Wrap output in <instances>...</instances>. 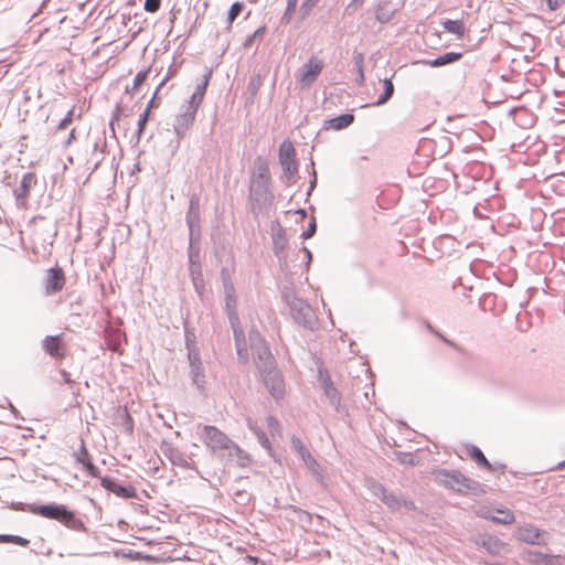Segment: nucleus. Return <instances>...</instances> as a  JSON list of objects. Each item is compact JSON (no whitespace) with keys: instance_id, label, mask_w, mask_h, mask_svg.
Masks as SVG:
<instances>
[{"instance_id":"obj_1","label":"nucleus","mask_w":565,"mask_h":565,"mask_svg":"<svg viewBox=\"0 0 565 565\" xmlns=\"http://www.w3.org/2000/svg\"><path fill=\"white\" fill-rule=\"evenodd\" d=\"M225 308L230 324L233 329L238 361L242 364H246L249 360L248 348L245 341L244 331L241 327L239 317L236 311V298L234 287L227 284H225Z\"/></svg>"},{"instance_id":"obj_2","label":"nucleus","mask_w":565,"mask_h":565,"mask_svg":"<svg viewBox=\"0 0 565 565\" xmlns=\"http://www.w3.org/2000/svg\"><path fill=\"white\" fill-rule=\"evenodd\" d=\"M28 511L42 518L56 520L74 531L85 530L84 523L63 504H28Z\"/></svg>"},{"instance_id":"obj_3","label":"nucleus","mask_w":565,"mask_h":565,"mask_svg":"<svg viewBox=\"0 0 565 565\" xmlns=\"http://www.w3.org/2000/svg\"><path fill=\"white\" fill-rule=\"evenodd\" d=\"M281 297L290 309V315L296 323L313 330L317 317L313 309L303 299L298 298L291 288L285 287Z\"/></svg>"},{"instance_id":"obj_4","label":"nucleus","mask_w":565,"mask_h":565,"mask_svg":"<svg viewBox=\"0 0 565 565\" xmlns=\"http://www.w3.org/2000/svg\"><path fill=\"white\" fill-rule=\"evenodd\" d=\"M436 479L444 487L465 494L478 495L482 492L481 484L472 479L465 477L457 470H439Z\"/></svg>"},{"instance_id":"obj_5","label":"nucleus","mask_w":565,"mask_h":565,"mask_svg":"<svg viewBox=\"0 0 565 565\" xmlns=\"http://www.w3.org/2000/svg\"><path fill=\"white\" fill-rule=\"evenodd\" d=\"M248 342L256 367L259 372L268 371L276 366L275 359L269 347L266 344V341L260 333L254 328L249 331Z\"/></svg>"},{"instance_id":"obj_6","label":"nucleus","mask_w":565,"mask_h":565,"mask_svg":"<svg viewBox=\"0 0 565 565\" xmlns=\"http://www.w3.org/2000/svg\"><path fill=\"white\" fill-rule=\"evenodd\" d=\"M367 488L374 497L380 499L392 511H397L402 508L407 511L415 509L413 501L405 499L401 493L388 491L376 480H367Z\"/></svg>"},{"instance_id":"obj_7","label":"nucleus","mask_w":565,"mask_h":565,"mask_svg":"<svg viewBox=\"0 0 565 565\" xmlns=\"http://www.w3.org/2000/svg\"><path fill=\"white\" fill-rule=\"evenodd\" d=\"M201 439L213 454H218L222 457H225L234 443L218 428L210 425H204L202 427Z\"/></svg>"},{"instance_id":"obj_8","label":"nucleus","mask_w":565,"mask_h":565,"mask_svg":"<svg viewBox=\"0 0 565 565\" xmlns=\"http://www.w3.org/2000/svg\"><path fill=\"white\" fill-rule=\"evenodd\" d=\"M318 382L323 391L324 396L329 403L334 407L335 412L340 415H348V408L342 404V396L339 390L334 386L328 371L323 367L318 369Z\"/></svg>"},{"instance_id":"obj_9","label":"nucleus","mask_w":565,"mask_h":565,"mask_svg":"<svg viewBox=\"0 0 565 565\" xmlns=\"http://www.w3.org/2000/svg\"><path fill=\"white\" fill-rule=\"evenodd\" d=\"M160 452L173 465L183 469H191L195 470L196 473H199L198 468L195 467V463L193 459L174 447L172 443L168 441L167 439H163L160 443L159 446Z\"/></svg>"},{"instance_id":"obj_10","label":"nucleus","mask_w":565,"mask_h":565,"mask_svg":"<svg viewBox=\"0 0 565 565\" xmlns=\"http://www.w3.org/2000/svg\"><path fill=\"white\" fill-rule=\"evenodd\" d=\"M270 181L271 179L250 178L249 200L259 206L270 203L274 198Z\"/></svg>"},{"instance_id":"obj_11","label":"nucleus","mask_w":565,"mask_h":565,"mask_svg":"<svg viewBox=\"0 0 565 565\" xmlns=\"http://www.w3.org/2000/svg\"><path fill=\"white\" fill-rule=\"evenodd\" d=\"M279 163L288 179L295 177L298 171V164L296 161V150L289 140L282 141L279 146Z\"/></svg>"},{"instance_id":"obj_12","label":"nucleus","mask_w":565,"mask_h":565,"mask_svg":"<svg viewBox=\"0 0 565 565\" xmlns=\"http://www.w3.org/2000/svg\"><path fill=\"white\" fill-rule=\"evenodd\" d=\"M200 106L193 105L191 102H186L181 107L180 114L177 116L174 122V130L178 137L183 138L188 129L192 126L195 120V115Z\"/></svg>"},{"instance_id":"obj_13","label":"nucleus","mask_w":565,"mask_h":565,"mask_svg":"<svg viewBox=\"0 0 565 565\" xmlns=\"http://www.w3.org/2000/svg\"><path fill=\"white\" fill-rule=\"evenodd\" d=\"M323 68V64L317 57H311L306 64H303L299 71L297 78L302 87L311 86Z\"/></svg>"},{"instance_id":"obj_14","label":"nucleus","mask_w":565,"mask_h":565,"mask_svg":"<svg viewBox=\"0 0 565 565\" xmlns=\"http://www.w3.org/2000/svg\"><path fill=\"white\" fill-rule=\"evenodd\" d=\"M259 373L270 395L276 399L281 398L285 393V383L276 366Z\"/></svg>"},{"instance_id":"obj_15","label":"nucleus","mask_w":565,"mask_h":565,"mask_svg":"<svg viewBox=\"0 0 565 565\" xmlns=\"http://www.w3.org/2000/svg\"><path fill=\"white\" fill-rule=\"evenodd\" d=\"M188 361L190 366L189 375L192 380V383L199 391L203 392L205 386V373L200 352L192 351L189 353Z\"/></svg>"},{"instance_id":"obj_16","label":"nucleus","mask_w":565,"mask_h":565,"mask_svg":"<svg viewBox=\"0 0 565 565\" xmlns=\"http://www.w3.org/2000/svg\"><path fill=\"white\" fill-rule=\"evenodd\" d=\"M65 285V275L61 268H50L45 278V294L47 296L60 292Z\"/></svg>"},{"instance_id":"obj_17","label":"nucleus","mask_w":565,"mask_h":565,"mask_svg":"<svg viewBox=\"0 0 565 565\" xmlns=\"http://www.w3.org/2000/svg\"><path fill=\"white\" fill-rule=\"evenodd\" d=\"M546 535L545 532L533 525H525L519 529L516 537L527 544L544 545L546 544Z\"/></svg>"},{"instance_id":"obj_18","label":"nucleus","mask_w":565,"mask_h":565,"mask_svg":"<svg viewBox=\"0 0 565 565\" xmlns=\"http://www.w3.org/2000/svg\"><path fill=\"white\" fill-rule=\"evenodd\" d=\"M287 247L288 238L282 227L278 226L277 231L273 233V250L280 264L287 263Z\"/></svg>"},{"instance_id":"obj_19","label":"nucleus","mask_w":565,"mask_h":565,"mask_svg":"<svg viewBox=\"0 0 565 565\" xmlns=\"http://www.w3.org/2000/svg\"><path fill=\"white\" fill-rule=\"evenodd\" d=\"M102 486L106 490L124 499H134L137 497L135 488L122 486L109 477L102 479Z\"/></svg>"},{"instance_id":"obj_20","label":"nucleus","mask_w":565,"mask_h":565,"mask_svg":"<svg viewBox=\"0 0 565 565\" xmlns=\"http://www.w3.org/2000/svg\"><path fill=\"white\" fill-rule=\"evenodd\" d=\"M291 447L292 449L300 456L306 466L313 472H317L319 465L317 460L311 456V454L307 450L303 443L300 438L292 436L291 437Z\"/></svg>"},{"instance_id":"obj_21","label":"nucleus","mask_w":565,"mask_h":565,"mask_svg":"<svg viewBox=\"0 0 565 565\" xmlns=\"http://www.w3.org/2000/svg\"><path fill=\"white\" fill-rule=\"evenodd\" d=\"M559 555H550L540 551H527L525 559L532 565H559Z\"/></svg>"},{"instance_id":"obj_22","label":"nucleus","mask_w":565,"mask_h":565,"mask_svg":"<svg viewBox=\"0 0 565 565\" xmlns=\"http://www.w3.org/2000/svg\"><path fill=\"white\" fill-rule=\"evenodd\" d=\"M212 76V71L209 70L204 75L202 81L195 86L194 92L192 93L189 102H191L193 105L200 106L204 99L206 88L209 85V82Z\"/></svg>"},{"instance_id":"obj_23","label":"nucleus","mask_w":565,"mask_h":565,"mask_svg":"<svg viewBox=\"0 0 565 565\" xmlns=\"http://www.w3.org/2000/svg\"><path fill=\"white\" fill-rule=\"evenodd\" d=\"M225 457L227 460L235 461L239 467H247L250 462L248 454L235 443H233Z\"/></svg>"},{"instance_id":"obj_24","label":"nucleus","mask_w":565,"mask_h":565,"mask_svg":"<svg viewBox=\"0 0 565 565\" xmlns=\"http://www.w3.org/2000/svg\"><path fill=\"white\" fill-rule=\"evenodd\" d=\"M36 181L34 173L28 172L23 174L20 186L14 190L17 199H26L30 194V190L36 184Z\"/></svg>"},{"instance_id":"obj_25","label":"nucleus","mask_w":565,"mask_h":565,"mask_svg":"<svg viewBox=\"0 0 565 565\" xmlns=\"http://www.w3.org/2000/svg\"><path fill=\"white\" fill-rule=\"evenodd\" d=\"M199 220H200L199 202H198V200L192 198L190 201L189 211L186 213V224L189 226L190 235H193V236L198 235L195 233V228L199 227Z\"/></svg>"},{"instance_id":"obj_26","label":"nucleus","mask_w":565,"mask_h":565,"mask_svg":"<svg viewBox=\"0 0 565 565\" xmlns=\"http://www.w3.org/2000/svg\"><path fill=\"white\" fill-rule=\"evenodd\" d=\"M462 57V53L447 52L443 55L437 56L434 60L424 61L423 63L430 67H440L459 61Z\"/></svg>"},{"instance_id":"obj_27","label":"nucleus","mask_w":565,"mask_h":565,"mask_svg":"<svg viewBox=\"0 0 565 565\" xmlns=\"http://www.w3.org/2000/svg\"><path fill=\"white\" fill-rule=\"evenodd\" d=\"M354 121L352 114H342L334 118H331L324 122L327 129L341 130L349 127Z\"/></svg>"},{"instance_id":"obj_28","label":"nucleus","mask_w":565,"mask_h":565,"mask_svg":"<svg viewBox=\"0 0 565 565\" xmlns=\"http://www.w3.org/2000/svg\"><path fill=\"white\" fill-rule=\"evenodd\" d=\"M189 273L195 291L201 296L205 290L201 265L189 266Z\"/></svg>"},{"instance_id":"obj_29","label":"nucleus","mask_w":565,"mask_h":565,"mask_svg":"<svg viewBox=\"0 0 565 565\" xmlns=\"http://www.w3.org/2000/svg\"><path fill=\"white\" fill-rule=\"evenodd\" d=\"M188 257H189V266L192 265H201L200 263V245H199V234L190 235V243L188 248Z\"/></svg>"},{"instance_id":"obj_30","label":"nucleus","mask_w":565,"mask_h":565,"mask_svg":"<svg viewBox=\"0 0 565 565\" xmlns=\"http://www.w3.org/2000/svg\"><path fill=\"white\" fill-rule=\"evenodd\" d=\"M246 424H247V427L250 431H253L256 437H257V440L258 443L265 448V449H270V443H269V439L267 437V435L265 434V431H263L257 423L252 419L250 417H248L246 419Z\"/></svg>"},{"instance_id":"obj_31","label":"nucleus","mask_w":565,"mask_h":565,"mask_svg":"<svg viewBox=\"0 0 565 565\" xmlns=\"http://www.w3.org/2000/svg\"><path fill=\"white\" fill-rule=\"evenodd\" d=\"M250 178L256 179H271L269 173L268 163L260 157L254 161V171Z\"/></svg>"},{"instance_id":"obj_32","label":"nucleus","mask_w":565,"mask_h":565,"mask_svg":"<svg viewBox=\"0 0 565 565\" xmlns=\"http://www.w3.org/2000/svg\"><path fill=\"white\" fill-rule=\"evenodd\" d=\"M468 454H469L470 458L478 463V466H481L488 470H492V465L484 457V455L480 448H478L477 446L470 445L468 447Z\"/></svg>"},{"instance_id":"obj_33","label":"nucleus","mask_w":565,"mask_h":565,"mask_svg":"<svg viewBox=\"0 0 565 565\" xmlns=\"http://www.w3.org/2000/svg\"><path fill=\"white\" fill-rule=\"evenodd\" d=\"M441 25L447 32L455 34L459 38L463 36L465 31H466L465 24L460 20L447 19V20L441 21Z\"/></svg>"},{"instance_id":"obj_34","label":"nucleus","mask_w":565,"mask_h":565,"mask_svg":"<svg viewBox=\"0 0 565 565\" xmlns=\"http://www.w3.org/2000/svg\"><path fill=\"white\" fill-rule=\"evenodd\" d=\"M60 337L58 335H47L43 340V348L44 350L53 358L60 355Z\"/></svg>"},{"instance_id":"obj_35","label":"nucleus","mask_w":565,"mask_h":565,"mask_svg":"<svg viewBox=\"0 0 565 565\" xmlns=\"http://www.w3.org/2000/svg\"><path fill=\"white\" fill-rule=\"evenodd\" d=\"M497 514L488 515L487 519L498 524H511L514 522V514L508 510H497Z\"/></svg>"},{"instance_id":"obj_36","label":"nucleus","mask_w":565,"mask_h":565,"mask_svg":"<svg viewBox=\"0 0 565 565\" xmlns=\"http://www.w3.org/2000/svg\"><path fill=\"white\" fill-rule=\"evenodd\" d=\"M384 92L379 96L377 100L373 103V106H382L386 104L394 94V85L390 78L383 79Z\"/></svg>"},{"instance_id":"obj_37","label":"nucleus","mask_w":565,"mask_h":565,"mask_svg":"<svg viewBox=\"0 0 565 565\" xmlns=\"http://www.w3.org/2000/svg\"><path fill=\"white\" fill-rule=\"evenodd\" d=\"M320 1L321 0H302L298 9L299 20L305 21L308 19L312 13L313 8L317 7Z\"/></svg>"},{"instance_id":"obj_38","label":"nucleus","mask_w":565,"mask_h":565,"mask_svg":"<svg viewBox=\"0 0 565 565\" xmlns=\"http://www.w3.org/2000/svg\"><path fill=\"white\" fill-rule=\"evenodd\" d=\"M299 0H287L285 12L280 18V24L287 25L291 22L298 6Z\"/></svg>"},{"instance_id":"obj_39","label":"nucleus","mask_w":565,"mask_h":565,"mask_svg":"<svg viewBox=\"0 0 565 565\" xmlns=\"http://www.w3.org/2000/svg\"><path fill=\"white\" fill-rule=\"evenodd\" d=\"M184 338H185V348L188 350V354L192 351L200 352L196 347V337L193 329L189 328L188 324L184 326Z\"/></svg>"},{"instance_id":"obj_40","label":"nucleus","mask_w":565,"mask_h":565,"mask_svg":"<svg viewBox=\"0 0 565 565\" xmlns=\"http://www.w3.org/2000/svg\"><path fill=\"white\" fill-rule=\"evenodd\" d=\"M152 103H153V98L149 102L148 107L139 116L138 124H137L138 127H137V131H136L138 140L140 139L141 135L143 134L146 125L149 120V113H150V107L152 106Z\"/></svg>"},{"instance_id":"obj_41","label":"nucleus","mask_w":565,"mask_h":565,"mask_svg":"<svg viewBox=\"0 0 565 565\" xmlns=\"http://www.w3.org/2000/svg\"><path fill=\"white\" fill-rule=\"evenodd\" d=\"M394 12L387 10L384 4H380L375 11V18L381 23H387L393 18Z\"/></svg>"},{"instance_id":"obj_42","label":"nucleus","mask_w":565,"mask_h":565,"mask_svg":"<svg viewBox=\"0 0 565 565\" xmlns=\"http://www.w3.org/2000/svg\"><path fill=\"white\" fill-rule=\"evenodd\" d=\"M265 26L258 28L253 34L248 35L244 42L245 47H252L255 42H260L265 34Z\"/></svg>"},{"instance_id":"obj_43","label":"nucleus","mask_w":565,"mask_h":565,"mask_svg":"<svg viewBox=\"0 0 565 565\" xmlns=\"http://www.w3.org/2000/svg\"><path fill=\"white\" fill-rule=\"evenodd\" d=\"M244 9V4L242 2H234L230 10H228V14H227V21L230 24H232L235 19L242 13Z\"/></svg>"},{"instance_id":"obj_44","label":"nucleus","mask_w":565,"mask_h":565,"mask_svg":"<svg viewBox=\"0 0 565 565\" xmlns=\"http://www.w3.org/2000/svg\"><path fill=\"white\" fill-rule=\"evenodd\" d=\"M364 2L365 0H351V2L344 8V15H353L363 7Z\"/></svg>"},{"instance_id":"obj_45","label":"nucleus","mask_w":565,"mask_h":565,"mask_svg":"<svg viewBox=\"0 0 565 565\" xmlns=\"http://www.w3.org/2000/svg\"><path fill=\"white\" fill-rule=\"evenodd\" d=\"M0 542H13L20 546H28L29 541L17 535H0Z\"/></svg>"},{"instance_id":"obj_46","label":"nucleus","mask_w":565,"mask_h":565,"mask_svg":"<svg viewBox=\"0 0 565 565\" xmlns=\"http://www.w3.org/2000/svg\"><path fill=\"white\" fill-rule=\"evenodd\" d=\"M267 428L270 431L271 436H275L279 433V422L274 416L266 417Z\"/></svg>"},{"instance_id":"obj_47","label":"nucleus","mask_w":565,"mask_h":565,"mask_svg":"<svg viewBox=\"0 0 565 565\" xmlns=\"http://www.w3.org/2000/svg\"><path fill=\"white\" fill-rule=\"evenodd\" d=\"M161 0H145L143 9L147 12L154 13L160 9Z\"/></svg>"},{"instance_id":"obj_48","label":"nucleus","mask_w":565,"mask_h":565,"mask_svg":"<svg viewBox=\"0 0 565 565\" xmlns=\"http://www.w3.org/2000/svg\"><path fill=\"white\" fill-rule=\"evenodd\" d=\"M149 71H140L136 74L132 83V89H137L148 77Z\"/></svg>"},{"instance_id":"obj_49","label":"nucleus","mask_w":565,"mask_h":565,"mask_svg":"<svg viewBox=\"0 0 565 565\" xmlns=\"http://www.w3.org/2000/svg\"><path fill=\"white\" fill-rule=\"evenodd\" d=\"M316 231H317L316 220L312 218L311 222L308 224L307 230L302 232L301 237L303 239H309L316 234Z\"/></svg>"},{"instance_id":"obj_50","label":"nucleus","mask_w":565,"mask_h":565,"mask_svg":"<svg viewBox=\"0 0 565 565\" xmlns=\"http://www.w3.org/2000/svg\"><path fill=\"white\" fill-rule=\"evenodd\" d=\"M73 111H74L73 109L68 110L66 116L60 121V124L57 126L58 130L65 129L72 122Z\"/></svg>"},{"instance_id":"obj_51","label":"nucleus","mask_w":565,"mask_h":565,"mask_svg":"<svg viewBox=\"0 0 565 565\" xmlns=\"http://www.w3.org/2000/svg\"><path fill=\"white\" fill-rule=\"evenodd\" d=\"M106 343H107L108 349L111 350L113 352H117L119 350V347H120L119 340L114 339L113 337H108L106 339Z\"/></svg>"},{"instance_id":"obj_52","label":"nucleus","mask_w":565,"mask_h":565,"mask_svg":"<svg viewBox=\"0 0 565 565\" xmlns=\"http://www.w3.org/2000/svg\"><path fill=\"white\" fill-rule=\"evenodd\" d=\"M81 459L87 460L89 459V454L84 445V441H82V446L79 449V452L77 454V461L81 463Z\"/></svg>"},{"instance_id":"obj_53","label":"nucleus","mask_w":565,"mask_h":565,"mask_svg":"<svg viewBox=\"0 0 565 565\" xmlns=\"http://www.w3.org/2000/svg\"><path fill=\"white\" fill-rule=\"evenodd\" d=\"M259 83L255 79H250L247 86L248 92H250L252 95H255L258 90Z\"/></svg>"},{"instance_id":"obj_54","label":"nucleus","mask_w":565,"mask_h":565,"mask_svg":"<svg viewBox=\"0 0 565 565\" xmlns=\"http://www.w3.org/2000/svg\"><path fill=\"white\" fill-rule=\"evenodd\" d=\"M86 471L92 477H97L99 475V469L94 463H89V467L86 469Z\"/></svg>"},{"instance_id":"obj_55","label":"nucleus","mask_w":565,"mask_h":565,"mask_svg":"<svg viewBox=\"0 0 565 565\" xmlns=\"http://www.w3.org/2000/svg\"><path fill=\"white\" fill-rule=\"evenodd\" d=\"M545 2L551 11H555L559 7L558 0H545Z\"/></svg>"},{"instance_id":"obj_56","label":"nucleus","mask_w":565,"mask_h":565,"mask_svg":"<svg viewBox=\"0 0 565 565\" xmlns=\"http://www.w3.org/2000/svg\"><path fill=\"white\" fill-rule=\"evenodd\" d=\"M316 184H317V174H316V171L313 170L312 171V179L310 181V186H309L308 194L311 193V191L315 189Z\"/></svg>"},{"instance_id":"obj_57","label":"nucleus","mask_w":565,"mask_h":565,"mask_svg":"<svg viewBox=\"0 0 565 565\" xmlns=\"http://www.w3.org/2000/svg\"><path fill=\"white\" fill-rule=\"evenodd\" d=\"M61 376L65 383H72L71 374L66 371H61Z\"/></svg>"},{"instance_id":"obj_58","label":"nucleus","mask_w":565,"mask_h":565,"mask_svg":"<svg viewBox=\"0 0 565 565\" xmlns=\"http://www.w3.org/2000/svg\"><path fill=\"white\" fill-rule=\"evenodd\" d=\"M302 250L307 258V265H309L312 260V253L307 247H302Z\"/></svg>"},{"instance_id":"obj_59","label":"nucleus","mask_w":565,"mask_h":565,"mask_svg":"<svg viewBox=\"0 0 565 565\" xmlns=\"http://www.w3.org/2000/svg\"><path fill=\"white\" fill-rule=\"evenodd\" d=\"M119 111H120V106H117L116 111H115V114H114V116H113L111 121H114L115 119H116V120H118V118H119ZM110 125L113 126V122H110Z\"/></svg>"},{"instance_id":"obj_60","label":"nucleus","mask_w":565,"mask_h":565,"mask_svg":"<svg viewBox=\"0 0 565 565\" xmlns=\"http://www.w3.org/2000/svg\"><path fill=\"white\" fill-rule=\"evenodd\" d=\"M81 463L84 466L85 469H87L89 467V463H93L90 458L85 460L84 459H81Z\"/></svg>"},{"instance_id":"obj_61","label":"nucleus","mask_w":565,"mask_h":565,"mask_svg":"<svg viewBox=\"0 0 565 565\" xmlns=\"http://www.w3.org/2000/svg\"><path fill=\"white\" fill-rule=\"evenodd\" d=\"M74 134H75V130L73 129V130L70 132V137H68V139L66 140L65 146H68V145L72 142V139L75 137V136H74Z\"/></svg>"},{"instance_id":"obj_62","label":"nucleus","mask_w":565,"mask_h":565,"mask_svg":"<svg viewBox=\"0 0 565 565\" xmlns=\"http://www.w3.org/2000/svg\"><path fill=\"white\" fill-rule=\"evenodd\" d=\"M406 456L409 457V458L403 459V462L408 461L409 463H413L412 455H406Z\"/></svg>"},{"instance_id":"obj_63","label":"nucleus","mask_w":565,"mask_h":565,"mask_svg":"<svg viewBox=\"0 0 565 565\" xmlns=\"http://www.w3.org/2000/svg\"><path fill=\"white\" fill-rule=\"evenodd\" d=\"M406 456L409 457V458L403 459V462L408 461L409 463H413L412 455H406Z\"/></svg>"},{"instance_id":"obj_64","label":"nucleus","mask_w":565,"mask_h":565,"mask_svg":"<svg viewBox=\"0 0 565 565\" xmlns=\"http://www.w3.org/2000/svg\"><path fill=\"white\" fill-rule=\"evenodd\" d=\"M558 469L565 468V460L559 462L557 466Z\"/></svg>"}]
</instances>
